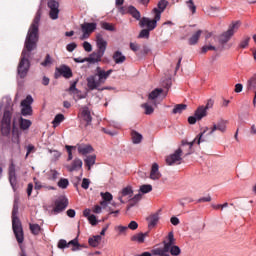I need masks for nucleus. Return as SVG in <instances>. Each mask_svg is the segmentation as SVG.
Masks as SVG:
<instances>
[{"mask_svg": "<svg viewBox=\"0 0 256 256\" xmlns=\"http://www.w3.org/2000/svg\"><path fill=\"white\" fill-rule=\"evenodd\" d=\"M209 134H203L200 133L192 142H187L186 140L182 141V147H186V145L188 146V152L186 153V155H191L193 153V145H195V143H197V145H201V143H205L207 141H209Z\"/></svg>", "mask_w": 256, "mask_h": 256, "instance_id": "6e6552de", "label": "nucleus"}, {"mask_svg": "<svg viewBox=\"0 0 256 256\" xmlns=\"http://www.w3.org/2000/svg\"><path fill=\"white\" fill-rule=\"evenodd\" d=\"M149 237V232H140L138 234H135L131 237V241H134L135 243H145V238Z\"/></svg>", "mask_w": 256, "mask_h": 256, "instance_id": "bb28decb", "label": "nucleus"}, {"mask_svg": "<svg viewBox=\"0 0 256 256\" xmlns=\"http://www.w3.org/2000/svg\"><path fill=\"white\" fill-rule=\"evenodd\" d=\"M213 105H215V101L213 99H209L204 108L206 111H209V109H213Z\"/></svg>", "mask_w": 256, "mask_h": 256, "instance_id": "052dcab7", "label": "nucleus"}, {"mask_svg": "<svg viewBox=\"0 0 256 256\" xmlns=\"http://www.w3.org/2000/svg\"><path fill=\"white\" fill-rule=\"evenodd\" d=\"M31 127V120H27L25 118L20 119V129H23V131L29 129Z\"/></svg>", "mask_w": 256, "mask_h": 256, "instance_id": "a19ab883", "label": "nucleus"}, {"mask_svg": "<svg viewBox=\"0 0 256 256\" xmlns=\"http://www.w3.org/2000/svg\"><path fill=\"white\" fill-rule=\"evenodd\" d=\"M90 183H91V181H89V179L84 178L82 180V185H81L82 189H89Z\"/></svg>", "mask_w": 256, "mask_h": 256, "instance_id": "338daca9", "label": "nucleus"}, {"mask_svg": "<svg viewBox=\"0 0 256 256\" xmlns=\"http://www.w3.org/2000/svg\"><path fill=\"white\" fill-rule=\"evenodd\" d=\"M65 247H69V244L67 243V240L61 239V240L58 242V248H59V249H65Z\"/></svg>", "mask_w": 256, "mask_h": 256, "instance_id": "e2e57ef3", "label": "nucleus"}, {"mask_svg": "<svg viewBox=\"0 0 256 256\" xmlns=\"http://www.w3.org/2000/svg\"><path fill=\"white\" fill-rule=\"evenodd\" d=\"M101 235H96L93 236L91 238H89L88 243L90 247H99V245L101 244Z\"/></svg>", "mask_w": 256, "mask_h": 256, "instance_id": "f704fd0d", "label": "nucleus"}, {"mask_svg": "<svg viewBox=\"0 0 256 256\" xmlns=\"http://www.w3.org/2000/svg\"><path fill=\"white\" fill-rule=\"evenodd\" d=\"M129 9H131V5L127 6H118L117 10L120 15H129Z\"/></svg>", "mask_w": 256, "mask_h": 256, "instance_id": "c03bdc74", "label": "nucleus"}, {"mask_svg": "<svg viewBox=\"0 0 256 256\" xmlns=\"http://www.w3.org/2000/svg\"><path fill=\"white\" fill-rule=\"evenodd\" d=\"M149 33H151V30H149L147 28L141 30L138 35V39H149Z\"/></svg>", "mask_w": 256, "mask_h": 256, "instance_id": "09e8293b", "label": "nucleus"}, {"mask_svg": "<svg viewBox=\"0 0 256 256\" xmlns=\"http://www.w3.org/2000/svg\"><path fill=\"white\" fill-rule=\"evenodd\" d=\"M33 96L28 95L26 99L22 100L20 106H21V113L23 117H28L33 115Z\"/></svg>", "mask_w": 256, "mask_h": 256, "instance_id": "1a4fd4ad", "label": "nucleus"}, {"mask_svg": "<svg viewBox=\"0 0 256 256\" xmlns=\"http://www.w3.org/2000/svg\"><path fill=\"white\" fill-rule=\"evenodd\" d=\"M203 34L202 30L196 31L189 39L188 43L189 45H197L199 43V39L201 38V35Z\"/></svg>", "mask_w": 256, "mask_h": 256, "instance_id": "c756f323", "label": "nucleus"}, {"mask_svg": "<svg viewBox=\"0 0 256 256\" xmlns=\"http://www.w3.org/2000/svg\"><path fill=\"white\" fill-rule=\"evenodd\" d=\"M128 15H131L136 21H140L141 19V12L137 10L134 6L130 5Z\"/></svg>", "mask_w": 256, "mask_h": 256, "instance_id": "e433bc0d", "label": "nucleus"}, {"mask_svg": "<svg viewBox=\"0 0 256 256\" xmlns=\"http://www.w3.org/2000/svg\"><path fill=\"white\" fill-rule=\"evenodd\" d=\"M50 153H52V157L54 161H57V159H59V157H61V152L57 151V150H50Z\"/></svg>", "mask_w": 256, "mask_h": 256, "instance_id": "680f3d73", "label": "nucleus"}, {"mask_svg": "<svg viewBox=\"0 0 256 256\" xmlns=\"http://www.w3.org/2000/svg\"><path fill=\"white\" fill-rule=\"evenodd\" d=\"M66 169L72 173V171H79V169H83V160L80 158H75L71 165H67Z\"/></svg>", "mask_w": 256, "mask_h": 256, "instance_id": "4be33fe9", "label": "nucleus"}, {"mask_svg": "<svg viewBox=\"0 0 256 256\" xmlns=\"http://www.w3.org/2000/svg\"><path fill=\"white\" fill-rule=\"evenodd\" d=\"M128 229H131L132 231H135L138 227H139V224H137L136 221H131L129 224H128Z\"/></svg>", "mask_w": 256, "mask_h": 256, "instance_id": "69168bd1", "label": "nucleus"}, {"mask_svg": "<svg viewBox=\"0 0 256 256\" xmlns=\"http://www.w3.org/2000/svg\"><path fill=\"white\" fill-rule=\"evenodd\" d=\"M140 194L142 193V195H145L147 193H151V191H153V186H151V184H144L142 186H140V190H139Z\"/></svg>", "mask_w": 256, "mask_h": 256, "instance_id": "4c0bfd02", "label": "nucleus"}, {"mask_svg": "<svg viewBox=\"0 0 256 256\" xmlns=\"http://www.w3.org/2000/svg\"><path fill=\"white\" fill-rule=\"evenodd\" d=\"M101 27L105 29V31H115V26L108 22H101Z\"/></svg>", "mask_w": 256, "mask_h": 256, "instance_id": "8fccbe9b", "label": "nucleus"}, {"mask_svg": "<svg viewBox=\"0 0 256 256\" xmlns=\"http://www.w3.org/2000/svg\"><path fill=\"white\" fill-rule=\"evenodd\" d=\"M82 36L80 37L81 41H84V39H89L91 36V33L97 29V23L95 22H84L80 25Z\"/></svg>", "mask_w": 256, "mask_h": 256, "instance_id": "9d476101", "label": "nucleus"}, {"mask_svg": "<svg viewBox=\"0 0 256 256\" xmlns=\"http://www.w3.org/2000/svg\"><path fill=\"white\" fill-rule=\"evenodd\" d=\"M96 45L98 47V52L105 55V51H107V40L103 38V34L99 33L96 35Z\"/></svg>", "mask_w": 256, "mask_h": 256, "instance_id": "f3484780", "label": "nucleus"}, {"mask_svg": "<svg viewBox=\"0 0 256 256\" xmlns=\"http://www.w3.org/2000/svg\"><path fill=\"white\" fill-rule=\"evenodd\" d=\"M153 13L155 14L154 19L143 17L140 19L139 26L148 29V31H153L157 27V22L161 21V12L159 9L154 8Z\"/></svg>", "mask_w": 256, "mask_h": 256, "instance_id": "423d86ee", "label": "nucleus"}, {"mask_svg": "<svg viewBox=\"0 0 256 256\" xmlns=\"http://www.w3.org/2000/svg\"><path fill=\"white\" fill-rule=\"evenodd\" d=\"M116 231L119 232V235H125L127 233V229H129L127 226H116Z\"/></svg>", "mask_w": 256, "mask_h": 256, "instance_id": "6e6d98bb", "label": "nucleus"}, {"mask_svg": "<svg viewBox=\"0 0 256 256\" xmlns=\"http://www.w3.org/2000/svg\"><path fill=\"white\" fill-rule=\"evenodd\" d=\"M249 133H250V135H252L253 137L256 136V125H255V124H252V125L250 126Z\"/></svg>", "mask_w": 256, "mask_h": 256, "instance_id": "774afa93", "label": "nucleus"}, {"mask_svg": "<svg viewBox=\"0 0 256 256\" xmlns=\"http://www.w3.org/2000/svg\"><path fill=\"white\" fill-rule=\"evenodd\" d=\"M185 109H187V105L178 104L174 107V109L172 110V113H174V115L181 114L183 113V111H185Z\"/></svg>", "mask_w": 256, "mask_h": 256, "instance_id": "ea45409f", "label": "nucleus"}, {"mask_svg": "<svg viewBox=\"0 0 256 256\" xmlns=\"http://www.w3.org/2000/svg\"><path fill=\"white\" fill-rule=\"evenodd\" d=\"M161 93H163V89L156 88L148 94V101H151L154 107H157V99H159Z\"/></svg>", "mask_w": 256, "mask_h": 256, "instance_id": "aec40b11", "label": "nucleus"}, {"mask_svg": "<svg viewBox=\"0 0 256 256\" xmlns=\"http://www.w3.org/2000/svg\"><path fill=\"white\" fill-rule=\"evenodd\" d=\"M70 245H73L72 251H79V241L77 240V238L71 240L70 242H68V247Z\"/></svg>", "mask_w": 256, "mask_h": 256, "instance_id": "603ef678", "label": "nucleus"}, {"mask_svg": "<svg viewBox=\"0 0 256 256\" xmlns=\"http://www.w3.org/2000/svg\"><path fill=\"white\" fill-rule=\"evenodd\" d=\"M131 137H132V143H134V145H139V143H141V141H143V135H141L137 131H132Z\"/></svg>", "mask_w": 256, "mask_h": 256, "instance_id": "c9c22d12", "label": "nucleus"}, {"mask_svg": "<svg viewBox=\"0 0 256 256\" xmlns=\"http://www.w3.org/2000/svg\"><path fill=\"white\" fill-rule=\"evenodd\" d=\"M40 21L41 10H38L28 30L24 43V49L22 51L20 62L17 67V73L21 79H25V77H27V73H29V69L31 67V62L29 61V57H31V51H35V49H37V42L39 41Z\"/></svg>", "mask_w": 256, "mask_h": 256, "instance_id": "f257e3e1", "label": "nucleus"}, {"mask_svg": "<svg viewBox=\"0 0 256 256\" xmlns=\"http://www.w3.org/2000/svg\"><path fill=\"white\" fill-rule=\"evenodd\" d=\"M78 153L80 155H88V153H93V147L87 144L78 145Z\"/></svg>", "mask_w": 256, "mask_h": 256, "instance_id": "c85d7f7f", "label": "nucleus"}, {"mask_svg": "<svg viewBox=\"0 0 256 256\" xmlns=\"http://www.w3.org/2000/svg\"><path fill=\"white\" fill-rule=\"evenodd\" d=\"M42 67H51L53 65V58H51V55L47 54L45 57V60L41 62Z\"/></svg>", "mask_w": 256, "mask_h": 256, "instance_id": "a18cd8bd", "label": "nucleus"}, {"mask_svg": "<svg viewBox=\"0 0 256 256\" xmlns=\"http://www.w3.org/2000/svg\"><path fill=\"white\" fill-rule=\"evenodd\" d=\"M68 91L70 95H73L75 101H79V99H85V96L81 94V91H79V89H77V81L72 82Z\"/></svg>", "mask_w": 256, "mask_h": 256, "instance_id": "a211bd4d", "label": "nucleus"}, {"mask_svg": "<svg viewBox=\"0 0 256 256\" xmlns=\"http://www.w3.org/2000/svg\"><path fill=\"white\" fill-rule=\"evenodd\" d=\"M141 199H143V194L138 193L134 196H132L128 201L130 202V204L128 205L127 209H131V207H135V205H137V203H139V201H141Z\"/></svg>", "mask_w": 256, "mask_h": 256, "instance_id": "7c9ffc66", "label": "nucleus"}, {"mask_svg": "<svg viewBox=\"0 0 256 256\" xmlns=\"http://www.w3.org/2000/svg\"><path fill=\"white\" fill-rule=\"evenodd\" d=\"M186 5H187L188 9H190L191 13H193V14L196 13L197 6H195V3L193 2V0L186 1Z\"/></svg>", "mask_w": 256, "mask_h": 256, "instance_id": "3c124183", "label": "nucleus"}, {"mask_svg": "<svg viewBox=\"0 0 256 256\" xmlns=\"http://www.w3.org/2000/svg\"><path fill=\"white\" fill-rule=\"evenodd\" d=\"M167 5H169V2H167V0H161L158 3V12L160 13V17H161V13H163V11H165V9H167Z\"/></svg>", "mask_w": 256, "mask_h": 256, "instance_id": "79ce46f5", "label": "nucleus"}, {"mask_svg": "<svg viewBox=\"0 0 256 256\" xmlns=\"http://www.w3.org/2000/svg\"><path fill=\"white\" fill-rule=\"evenodd\" d=\"M83 47H84V50L87 52V53H91V51H93V46H91V43L85 41L83 43Z\"/></svg>", "mask_w": 256, "mask_h": 256, "instance_id": "13d9d810", "label": "nucleus"}, {"mask_svg": "<svg viewBox=\"0 0 256 256\" xmlns=\"http://www.w3.org/2000/svg\"><path fill=\"white\" fill-rule=\"evenodd\" d=\"M100 195L103 199L100 202V205H101V207H103V209H105L108 207L109 203H111L113 201V194L109 193V192H101Z\"/></svg>", "mask_w": 256, "mask_h": 256, "instance_id": "5701e85b", "label": "nucleus"}, {"mask_svg": "<svg viewBox=\"0 0 256 256\" xmlns=\"http://www.w3.org/2000/svg\"><path fill=\"white\" fill-rule=\"evenodd\" d=\"M246 89L247 91H255L256 89V80L255 79H248L246 82Z\"/></svg>", "mask_w": 256, "mask_h": 256, "instance_id": "58836bf2", "label": "nucleus"}, {"mask_svg": "<svg viewBox=\"0 0 256 256\" xmlns=\"http://www.w3.org/2000/svg\"><path fill=\"white\" fill-rule=\"evenodd\" d=\"M48 176L51 181H55V179H57V177H59V172H57V170H50L48 172Z\"/></svg>", "mask_w": 256, "mask_h": 256, "instance_id": "864d4df0", "label": "nucleus"}, {"mask_svg": "<svg viewBox=\"0 0 256 256\" xmlns=\"http://www.w3.org/2000/svg\"><path fill=\"white\" fill-rule=\"evenodd\" d=\"M65 120V116L63 114H57L54 118V120L52 121L53 126L57 127L60 123H62V121Z\"/></svg>", "mask_w": 256, "mask_h": 256, "instance_id": "37998d69", "label": "nucleus"}, {"mask_svg": "<svg viewBox=\"0 0 256 256\" xmlns=\"http://www.w3.org/2000/svg\"><path fill=\"white\" fill-rule=\"evenodd\" d=\"M113 73V70L101 69V67L96 68V73L94 75H90L87 81V87L90 91H103L101 89V85H105V81L109 79V76Z\"/></svg>", "mask_w": 256, "mask_h": 256, "instance_id": "f03ea898", "label": "nucleus"}, {"mask_svg": "<svg viewBox=\"0 0 256 256\" xmlns=\"http://www.w3.org/2000/svg\"><path fill=\"white\" fill-rule=\"evenodd\" d=\"M159 212H156L154 214H151L150 216L147 217V221H148V227H155L158 223H159Z\"/></svg>", "mask_w": 256, "mask_h": 256, "instance_id": "393cba45", "label": "nucleus"}, {"mask_svg": "<svg viewBox=\"0 0 256 256\" xmlns=\"http://www.w3.org/2000/svg\"><path fill=\"white\" fill-rule=\"evenodd\" d=\"M48 7L50 9V18L53 19V21L59 19V2L55 0H48Z\"/></svg>", "mask_w": 256, "mask_h": 256, "instance_id": "4468645a", "label": "nucleus"}, {"mask_svg": "<svg viewBox=\"0 0 256 256\" xmlns=\"http://www.w3.org/2000/svg\"><path fill=\"white\" fill-rule=\"evenodd\" d=\"M150 179H152V181H157L161 179V172H159V164L154 163L152 165L151 172H150Z\"/></svg>", "mask_w": 256, "mask_h": 256, "instance_id": "b1692460", "label": "nucleus"}, {"mask_svg": "<svg viewBox=\"0 0 256 256\" xmlns=\"http://www.w3.org/2000/svg\"><path fill=\"white\" fill-rule=\"evenodd\" d=\"M67 205H69V200L67 198H61L55 202L54 213H61V211H65L67 209Z\"/></svg>", "mask_w": 256, "mask_h": 256, "instance_id": "6ab92c4d", "label": "nucleus"}, {"mask_svg": "<svg viewBox=\"0 0 256 256\" xmlns=\"http://www.w3.org/2000/svg\"><path fill=\"white\" fill-rule=\"evenodd\" d=\"M250 40H251L250 37L244 38V39L240 42V47H241V49H245L246 47H248Z\"/></svg>", "mask_w": 256, "mask_h": 256, "instance_id": "4d7b16f0", "label": "nucleus"}, {"mask_svg": "<svg viewBox=\"0 0 256 256\" xmlns=\"http://www.w3.org/2000/svg\"><path fill=\"white\" fill-rule=\"evenodd\" d=\"M96 160H97V156L95 155H89L84 159V163L86 167H88V171H91V167L94 166Z\"/></svg>", "mask_w": 256, "mask_h": 256, "instance_id": "72a5a7b5", "label": "nucleus"}, {"mask_svg": "<svg viewBox=\"0 0 256 256\" xmlns=\"http://www.w3.org/2000/svg\"><path fill=\"white\" fill-rule=\"evenodd\" d=\"M143 109H145L146 115H151L155 111V106L153 105L152 101H147L146 103L142 104Z\"/></svg>", "mask_w": 256, "mask_h": 256, "instance_id": "473e14b6", "label": "nucleus"}, {"mask_svg": "<svg viewBox=\"0 0 256 256\" xmlns=\"http://www.w3.org/2000/svg\"><path fill=\"white\" fill-rule=\"evenodd\" d=\"M133 193V187L126 186L119 192L118 200L120 201V203L125 204L131 199V197H133Z\"/></svg>", "mask_w": 256, "mask_h": 256, "instance_id": "f8f14e48", "label": "nucleus"}, {"mask_svg": "<svg viewBox=\"0 0 256 256\" xmlns=\"http://www.w3.org/2000/svg\"><path fill=\"white\" fill-rule=\"evenodd\" d=\"M113 60L116 63V65H121L123 63H125V61L127 60V57H125V55H123V53L121 51H116L113 54Z\"/></svg>", "mask_w": 256, "mask_h": 256, "instance_id": "cd10ccee", "label": "nucleus"}, {"mask_svg": "<svg viewBox=\"0 0 256 256\" xmlns=\"http://www.w3.org/2000/svg\"><path fill=\"white\" fill-rule=\"evenodd\" d=\"M1 133L4 137L11 134V111L5 110L1 120Z\"/></svg>", "mask_w": 256, "mask_h": 256, "instance_id": "0eeeda50", "label": "nucleus"}, {"mask_svg": "<svg viewBox=\"0 0 256 256\" xmlns=\"http://www.w3.org/2000/svg\"><path fill=\"white\" fill-rule=\"evenodd\" d=\"M56 71L65 79H71V77H73V71H71V68L67 65H61L60 67L56 68Z\"/></svg>", "mask_w": 256, "mask_h": 256, "instance_id": "412c9836", "label": "nucleus"}, {"mask_svg": "<svg viewBox=\"0 0 256 256\" xmlns=\"http://www.w3.org/2000/svg\"><path fill=\"white\" fill-rule=\"evenodd\" d=\"M215 131H220V133H225V131H227V121L220 120L217 124L213 123L208 135H213Z\"/></svg>", "mask_w": 256, "mask_h": 256, "instance_id": "2eb2a0df", "label": "nucleus"}, {"mask_svg": "<svg viewBox=\"0 0 256 256\" xmlns=\"http://www.w3.org/2000/svg\"><path fill=\"white\" fill-rule=\"evenodd\" d=\"M58 187H60V189H67V187H69V180L66 178H61L58 181Z\"/></svg>", "mask_w": 256, "mask_h": 256, "instance_id": "49530a36", "label": "nucleus"}, {"mask_svg": "<svg viewBox=\"0 0 256 256\" xmlns=\"http://www.w3.org/2000/svg\"><path fill=\"white\" fill-rule=\"evenodd\" d=\"M17 213H19V207L14 205L12 211V229L14 231V235L18 243H23L25 237L23 235V226L21 225V220L17 217Z\"/></svg>", "mask_w": 256, "mask_h": 256, "instance_id": "20e7f679", "label": "nucleus"}, {"mask_svg": "<svg viewBox=\"0 0 256 256\" xmlns=\"http://www.w3.org/2000/svg\"><path fill=\"white\" fill-rule=\"evenodd\" d=\"M88 221L90 224H92L93 226L97 225V217L93 214H91L90 216H88Z\"/></svg>", "mask_w": 256, "mask_h": 256, "instance_id": "0e129e2a", "label": "nucleus"}, {"mask_svg": "<svg viewBox=\"0 0 256 256\" xmlns=\"http://www.w3.org/2000/svg\"><path fill=\"white\" fill-rule=\"evenodd\" d=\"M196 119H198V121H201V119H203V117H207V110L205 108V106H199L197 108V110L194 113Z\"/></svg>", "mask_w": 256, "mask_h": 256, "instance_id": "2f4dec72", "label": "nucleus"}, {"mask_svg": "<svg viewBox=\"0 0 256 256\" xmlns=\"http://www.w3.org/2000/svg\"><path fill=\"white\" fill-rule=\"evenodd\" d=\"M207 51H217V48L211 44L202 47V53H207Z\"/></svg>", "mask_w": 256, "mask_h": 256, "instance_id": "5fc2aeb1", "label": "nucleus"}, {"mask_svg": "<svg viewBox=\"0 0 256 256\" xmlns=\"http://www.w3.org/2000/svg\"><path fill=\"white\" fill-rule=\"evenodd\" d=\"M67 51H69V53H73V51H75V49H77V44L75 42L70 43L66 46Z\"/></svg>", "mask_w": 256, "mask_h": 256, "instance_id": "bf43d9fd", "label": "nucleus"}, {"mask_svg": "<svg viewBox=\"0 0 256 256\" xmlns=\"http://www.w3.org/2000/svg\"><path fill=\"white\" fill-rule=\"evenodd\" d=\"M78 117L81 123H85V127H89V125L93 123V116L91 115V110L87 106H84L80 109Z\"/></svg>", "mask_w": 256, "mask_h": 256, "instance_id": "9b49d317", "label": "nucleus"}, {"mask_svg": "<svg viewBox=\"0 0 256 256\" xmlns=\"http://www.w3.org/2000/svg\"><path fill=\"white\" fill-rule=\"evenodd\" d=\"M183 150L181 148L177 149L173 154L167 156L166 163L167 165H181V154Z\"/></svg>", "mask_w": 256, "mask_h": 256, "instance_id": "ddd939ff", "label": "nucleus"}, {"mask_svg": "<svg viewBox=\"0 0 256 256\" xmlns=\"http://www.w3.org/2000/svg\"><path fill=\"white\" fill-rule=\"evenodd\" d=\"M239 26V22H233L226 32L218 36L219 46L217 49H219L220 51H223V49H225V45H227V43H229V41L231 40V37H233V35L237 33V29H239Z\"/></svg>", "mask_w": 256, "mask_h": 256, "instance_id": "39448f33", "label": "nucleus"}, {"mask_svg": "<svg viewBox=\"0 0 256 256\" xmlns=\"http://www.w3.org/2000/svg\"><path fill=\"white\" fill-rule=\"evenodd\" d=\"M30 230L33 235H39L41 233V226L39 224H30Z\"/></svg>", "mask_w": 256, "mask_h": 256, "instance_id": "de8ad7c7", "label": "nucleus"}, {"mask_svg": "<svg viewBox=\"0 0 256 256\" xmlns=\"http://www.w3.org/2000/svg\"><path fill=\"white\" fill-rule=\"evenodd\" d=\"M9 183L13 191H17V175L15 174V164L13 163L9 166Z\"/></svg>", "mask_w": 256, "mask_h": 256, "instance_id": "dca6fc26", "label": "nucleus"}, {"mask_svg": "<svg viewBox=\"0 0 256 256\" xmlns=\"http://www.w3.org/2000/svg\"><path fill=\"white\" fill-rule=\"evenodd\" d=\"M163 248H157L152 251L156 256H179L181 255V248L175 245V235L169 232L166 240L163 241ZM170 253V254H169Z\"/></svg>", "mask_w": 256, "mask_h": 256, "instance_id": "7ed1b4c3", "label": "nucleus"}, {"mask_svg": "<svg viewBox=\"0 0 256 256\" xmlns=\"http://www.w3.org/2000/svg\"><path fill=\"white\" fill-rule=\"evenodd\" d=\"M102 52H93L89 57L86 58L87 63H99L103 57Z\"/></svg>", "mask_w": 256, "mask_h": 256, "instance_id": "a878e982", "label": "nucleus"}]
</instances>
